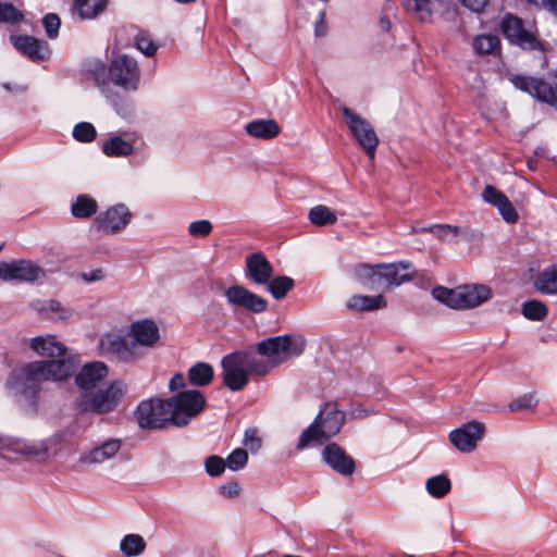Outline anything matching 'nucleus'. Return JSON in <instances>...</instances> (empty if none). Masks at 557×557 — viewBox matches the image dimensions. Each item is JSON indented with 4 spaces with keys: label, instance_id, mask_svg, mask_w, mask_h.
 <instances>
[{
    "label": "nucleus",
    "instance_id": "obj_1",
    "mask_svg": "<svg viewBox=\"0 0 557 557\" xmlns=\"http://www.w3.org/2000/svg\"><path fill=\"white\" fill-rule=\"evenodd\" d=\"M30 348L48 358L58 357L28 362L13 370L8 380V386L23 411L35 416L38 411L41 383L67 379L75 372L79 360L70 355L66 347L53 336L34 337L30 341Z\"/></svg>",
    "mask_w": 557,
    "mask_h": 557
},
{
    "label": "nucleus",
    "instance_id": "obj_2",
    "mask_svg": "<svg viewBox=\"0 0 557 557\" xmlns=\"http://www.w3.org/2000/svg\"><path fill=\"white\" fill-rule=\"evenodd\" d=\"M160 330L150 319L137 320L128 326L125 334L108 333L100 339L103 355L123 363H135L148 355L158 344Z\"/></svg>",
    "mask_w": 557,
    "mask_h": 557
},
{
    "label": "nucleus",
    "instance_id": "obj_3",
    "mask_svg": "<svg viewBox=\"0 0 557 557\" xmlns=\"http://www.w3.org/2000/svg\"><path fill=\"white\" fill-rule=\"evenodd\" d=\"M277 366L280 361H264L252 348L235 350L221 360L223 384L232 392L242 391L250 374L263 376Z\"/></svg>",
    "mask_w": 557,
    "mask_h": 557
},
{
    "label": "nucleus",
    "instance_id": "obj_4",
    "mask_svg": "<svg viewBox=\"0 0 557 557\" xmlns=\"http://www.w3.org/2000/svg\"><path fill=\"white\" fill-rule=\"evenodd\" d=\"M127 393V385L122 380L113 381L104 388L92 392H82L79 408L98 414L114 410Z\"/></svg>",
    "mask_w": 557,
    "mask_h": 557
},
{
    "label": "nucleus",
    "instance_id": "obj_5",
    "mask_svg": "<svg viewBox=\"0 0 557 557\" xmlns=\"http://www.w3.org/2000/svg\"><path fill=\"white\" fill-rule=\"evenodd\" d=\"M305 339L300 336L280 335L269 337L259 342L256 346V355L267 357L271 362H278L280 364L290 358L298 357L304 352Z\"/></svg>",
    "mask_w": 557,
    "mask_h": 557
},
{
    "label": "nucleus",
    "instance_id": "obj_6",
    "mask_svg": "<svg viewBox=\"0 0 557 557\" xmlns=\"http://www.w3.org/2000/svg\"><path fill=\"white\" fill-rule=\"evenodd\" d=\"M172 418V425H187L206 406V398L200 391L188 389L166 399Z\"/></svg>",
    "mask_w": 557,
    "mask_h": 557
},
{
    "label": "nucleus",
    "instance_id": "obj_7",
    "mask_svg": "<svg viewBox=\"0 0 557 557\" xmlns=\"http://www.w3.org/2000/svg\"><path fill=\"white\" fill-rule=\"evenodd\" d=\"M499 28L510 45L529 51L543 49L535 34L528 29L524 21L515 14H505L500 21Z\"/></svg>",
    "mask_w": 557,
    "mask_h": 557
},
{
    "label": "nucleus",
    "instance_id": "obj_8",
    "mask_svg": "<svg viewBox=\"0 0 557 557\" xmlns=\"http://www.w3.org/2000/svg\"><path fill=\"white\" fill-rule=\"evenodd\" d=\"M135 417L141 429H161L172 424L171 411L166 399L151 398L139 403Z\"/></svg>",
    "mask_w": 557,
    "mask_h": 557
},
{
    "label": "nucleus",
    "instance_id": "obj_9",
    "mask_svg": "<svg viewBox=\"0 0 557 557\" xmlns=\"http://www.w3.org/2000/svg\"><path fill=\"white\" fill-rule=\"evenodd\" d=\"M111 83L125 90H136L140 71L137 61L127 54H117L109 64Z\"/></svg>",
    "mask_w": 557,
    "mask_h": 557
},
{
    "label": "nucleus",
    "instance_id": "obj_10",
    "mask_svg": "<svg viewBox=\"0 0 557 557\" xmlns=\"http://www.w3.org/2000/svg\"><path fill=\"white\" fill-rule=\"evenodd\" d=\"M342 113L359 145L370 158H373L379 145V138L372 125L347 107L342 108Z\"/></svg>",
    "mask_w": 557,
    "mask_h": 557
},
{
    "label": "nucleus",
    "instance_id": "obj_11",
    "mask_svg": "<svg viewBox=\"0 0 557 557\" xmlns=\"http://www.w3.org/2000/svg\"><path fill=\"white\" fill-rule=\"evenodd\" d=\"M485 425L476 420L463 423L449 433L450 443L461 453H472L483 438Z\"/></svg>",
    "mask_w": 557,
    "mask_h": 557
},
{
    "label": "nucleus",
    "instance_id": "obj_12",
    "mask_svg": "<svg viewBox=\"0 0 557 557\" xmlns=\"http://www.w3.org/2000/svg\"><path fill=\"white\" fill-rule=\"evenodd\" d=\"M132 213L124 203H119L108 208L97 215L94 226L106 234H117L122 232L131 222Z\"/></svg>",
    "mask_w": 557,
    "mask_h": 557
},
{
    "label": "nucleus",
    "instance_id": "obj_13",
    "mask_svg": "<svg viewBox=\"0 0 557 557\" xmlns=\"http://www.w3.org/2000/svg\"><path fill=\"white\" fill-rule=\"evenodd\" d=\"M224 296L234 308H242L251 313H262L268 309V300L244 286L232 285L225 289Z\"/></svg>",
    "mask_w": 557,
    "mask_h": 557
},
{
    "label": "nucleus",
    "instance_id": "obj_14",
    "mask_svg": "<svg viewBox=\"0 0 557 557\" xmlns=\"http://www.w3.org/2000/svg\"><path fill=\"white\" fill-rule=\"evenodd\" d=\"M513 86L528 92L537 100L553 107L557 104V89L542 78L516 75L511 78Z\"/></svg>",
    "mask_w": 557,
    "mask_h": 557
},
{
    "label": "nucleus",
    "instance_id": "obj_15",
    "mask_svg": "<svg viewBox=\"0 0 557 557\" xmlns=\"http://www.w3.org/2000/svg\"><path fill=\"white\" fill-rule=\"evenodd\" d=\"M45 276V271L27 260L0 262V278L3 281L34 282Z\"/></svg>",
    "mask_w": 557,
    "mask_h": 557
},
{
    "label": "nucleus",
    "instance_id": "obj_16",
    "mask_svg": "<svg viewBox=\"0 0 557 557\" xmlns=\"http://www.w3.org/2000/svg\"><path fill=\"white\" fill-rule=\"evenodd\" d=\"M322 460L336 473L343 476L351 475L356 470V462L343 447L330 443L322 449Z\"/></svg>",
    "mask_w": 557,
    "mask_h": 557
},
{
    "label": "nucleus",
    "instance_id": "obj_17",
    "mask_svg": "<svg viewBox=\"0 0 557 557\" xmlns=\"http://www.w3.org/2000/svg\"><path fill=\"white\" fill-rule=\"evenodd\" d=\"M404 5L422 22L432 21L435 14L456 12L450 0H404Z\"/></svg>",
    "mask_w": 557,
    "mask_h": 557
},
{
    "label": "nucleus",
    "instance_id": "obj_18",
    "mask_svg": "<svg viewBox=\"0 0 557 557\" xmlns=\"http://www.w3.org/2000/svg\"><path fill=\"white\" fill-rule=\"evenodd\" d=\"M11 41L18 52L27 57L33 62H41L48 60L50 57L51 51L48 44L34 36H12Z\"/></svg>",
    "mask_w": 557,
    "mask_h": 557
},
{
    "label": "nucleus",
    "instance_id": "obj_19",
    "mask_svg": "<svg viewBox=\"0 0 557 557\" xmlns=\"http://www.w3.org/2000/svg\"><path fill=\"white\" fill-rule=\"evenodd\" d=\"M318 416H321L319 429L324 440L335 436L345 423V413L336 403H325Z\"/></svg>",
    "mask_w": 557,
    "mask_h": 557
},
{
    "label": "nucleus",
    "instance_id": "obj_20",
    "mask_svg": "<svg viewBox=\"0 0 557 557\" xmlns=\"http://www.w3.org/2000/svg\"><path fill=\"white\" fill-rule=\"evenodd\" d=\"M273 267L262 252L246 257V276L255 284L265 285L272 277Z\"/></svg>",
    "mask_w": 557,
    "mask_h": 557
},
{
    "label": "nucleus",
    "instance_id": "obj_21",
    "mask_svg": "<svg viewBox=\"0 0 557 557\" xmlns=\"http://www.w3.org/2000/svg\"><path fill=\"white\" fill-rule=\"evenodd\" d=\"M482 198L485 202L496 207L507 223H516L519 214L508 197L496 187L486 185L482 193Z\"/></svg>",
    "mask_w": 557,
    "mask_h": 557
},
{
    "label": "nucleus",
    "instance_id": "obj_22",
    "mask_svg": "<svg viewBox=\"0 0 557 557\" xmlns=\"http://www.w3.org/2000/svg\"><path fill=\"white\" fill-rule=\"evenodd\" d=\"M410 268L409 262L380 263L381 286L397 287L404 282L411 281L413 274L409 272Z\"/></svg>",
    "mask_w": 557,
    "mask_h": 557
},
{
    "label": "nucleus",
    "instance_id": "obj_23",
    "mask_svg": "<svg viewBox=\"0 0 557 557\" xmlns=\"http://www.w3.org/2000/svg\"><path fill=\"white\" fill-rule=\"evenodd\" d=\"M108 367L101 361L85 364L75 376L76 385L82 392H92L96 384L106 377Z\"/></svg>",
    "mask_w": 557,
    "mask_h": 557
},
{
    "label": "nucleus",
    "instance_id": "obj_24",
    "mask_svg": "<svg viewBox=\"0 0 557 557\" xmlns=\"http://www.w3.org/2000/svg\"><path fill=\"white\" fill-rule=\"evenodd\" d=\"M459 309L474 308L492 297V290L485 285L458 287Z\"/></svg>",
    "mask_w": 557,
    "mask_h": 557
},
{
    "label": "nucleus",
    "instance_id": "obj_25",
    "mask_svg": "<svg viewBox=\"0 0 557 557\" xmlns=\"http://www.w3.org/2000/svg\"><path fill=\"white\" fill-rule=\"evenodd\" d=\"M120 440H108L101 445L94 447L89 453L81 456V461L85 463H101L114 457L121 449Z\"/></svg>",
    "mask_w": 557,
    "mask_h": 557
},
{
    "label": "nucleus",
    "instance_id": "obj_26",
    "mask_svg": "<svg viewBox=\"0 0 557 557\" xmlns=\"http://www.w3.org/2000/svg\"><path fill=\"white\" fill-rule=\"evenodd\" d=\"M84 73L88 79H91L101 92H106L111 83L109 76V66L98 59L87 60L83 63Z\"/></svg>",
    "mask_w": 557,
    "mask_h": 557
},
{
    "label": "nucleus",
    "instance_id": "obj_27",
    "mask_svg": "<svg viewBox=\"0 0 557 557\" xmlns=\"http://www.w3.org/2000/svg\"><path fill=\"white\" fill-rule=\"evenodd\" d=\"M109 0H74L73 12L81 20H94L107 10Z\"/></svg>",
    "mask_w": 557,
    "mask_h": 557
},
{
    "label": "nucleus",
    "instance_id": "obj_28",
    "mask_svg": "<svg viewBox=\"0 0 557 557\" xmlns=\"http://www.w3.org/2000/svg\"><path fill=\"white\" fill-rule=\"evenodd\" d=\"M534 287L541 294L557 295V264L541 271L534 281Z\"/></svg>",
    "mask_w": 557,
    "mask_h": 557
},
{
    "label": "nucleus",
    "instance_id": "obj_29",
    "mask_svg": "<svg viewBox=\"0 0 557 557\" xmlns=\"http://www.w3.org/2000/svg\"><path fill=\"white\" fill-rule=\"evenodd\" d=\"M246 131L252 137L271 139L280 134V126L274 120H256L246 125Z\"/></svg>",
    "mask_w": 557,
    "mask_h": 557
},
{
    "label": "nucleus",
    "instance_id": "obj_30",
    "mask_svg": "<svg viewBox=\"0 0 557 557\" xmlns=\"http://www.w3.org/2000/svg\"><path fill=\"white\" fill-rule=\"evenodd\" d=\"M355 277L362 285L370 289H375L381 286L380 263L370 265L368 263H360L355 268Z\"/></svg>",
    "mask_w": 557,
    "mask_h": 557
},
{
    "label": "nucleus",
    "instance_id": "obj_31",
    "mask_svg": "<svg viewBox=\"0 0 557 557\" xmlns=\"http://www.w3.org/2000/svg\"><path fill=\"white\" fill-rule=\"evenodd\" d=\"M97 201L87 194L78 195L71 205V213L76 219H89L97 213Z\"/></svg>",
    "mask_w": 557,
    "mask_h": 557
},
{
    "label": "nucleus",
    "instance_id": "obj_32",
    "mask_svg": "<svg viewBox=\"0 0 557 557\" xmlns=\"http://www.w3.org/2000/svg\"><path fill=\"white\" fill-rule=\"evenodd\" d=\"M387 302L382 295H355L347 302V307L349 309L359 311H373L376 309L385 308Z\"/></svg>",
    "mask_w": 557,
    "mask_h": 557
},
{
    "label": "nucleus",
    "instance_id": "obj_33",
    "mask_svg": "<svg viewBox=\"0 0 557 557\" xmlns=\"http://www.w3.org/2000/svg\"><path fill=\"white\" fill-rule=\"evenodd\" d=\"M188 381L194 386H207L214 377V370L207 362H197L189 368L187 373Z\"/></svg>",
    "mask_w": 557,
    "mask_h": 557
},
{
    "label": "nucleus",
    "instance_id": "obj_34",
    "mask_svg": "<svg viewBox=\"0 0 557 557\" xmlns=\"http://www.w3.org/2000/svg\"><path fill=\"white\" fill-rule=\"evenodd\" d=\"M102 152L108 157H127L134 152V147L122 137L113 136L103 143Z\"/></svg>",
    "mask_w": 557,
    "mask_h": 557
},
{
    "label": "nucleus",
    "instance_id": "obj_35",
    "mask_svg": "<svg viewBox=\"0 0 557 557\" xmlns=\"http://www.w3.org/2000/svg\"><path fill=\"white\" fill-rule=\"evenodd\" d=\"M472 47L478 54H493L500 51V40L497 35L482 34L473 38Z\"/></svg>",
    "mask_w": 557,
    "mask_h": 557
},
{
    "label": "nucleus",
    "instance_id": "obj_36",
    "mask_svg": "<svg viewBox=\"0 0 557 557\" xmlns=\"http://www.w3.org/2000/svg\"><path fill=\"white\" fill-rule=\"evenodd\" d=\"M267 284L268 292L276 300L283 299L289 290L293 289L295 282L292 277L286 275H280L274 278H270Z\"/></svg>",
    "mask_w": 557,
    "mask_h": 557
},
{
    "label": "nucleus",
    "instance_id": "obj_37",
    "mask_svg": "<svg viewBox=\"0 0 557 557\" xmlns=\"http://www.w3.org/2000/svg\"><path fill=\"white\" fill-rule=\"evenodd\" d=\"M321 416H317L311 424H309L300 434L298 438V443L296 445V448L298 450H304L312 443H321L322 441H325L322 436V433L319 429V422H320Z\"/></svg>",
    "mask_w": 557,
    "mask_h": 557
},
{
    "label": "nucleus",
    "instance_id": "obj_38",
    "mask_svg": "<svg viewBox=\"0 0 557 557\" xmlns=\"http://www.w3.org/2000/svg\"><path fill=\"white\" fill-rule=\"evenodd\" d=\"M425 490L435 498H443L451 490V482L446 474L432 476L425 482Z\"/></svg>",
    "mask_w": 557,
    "mask_h": 557
},
{
    "label": "nucleus",
    "instance_id": "obj_39",
    "mask_svg": "<svg viewBox=\"0 0 557 557\" xmlns=\"http://www.w3.org/2000/svg\"><path fill=\"white\" fill-rule=\"evenodd\" d=\"M120 549L127 557L139 556L146 549V542L139 534H127L121 540Z\"/></svg>",
    "mask_w": 557,
    "mask_h": 557
},
{
    "label": "nucleus",
    "instance_id": "obj_40",
    "mask_svg": "<svg viewBox=\"0 0 557 557\" xmlns=\"http://www.w3.org/2000/svg\"><path fill=\"white\" fill-rule=\"evenodd\" d=\"M308 218L310 222L317 226L333 225L337 221L335 213L323 205L311 208Z\"/></svg>",
    "mask_w": 557,
    "mask_h": 557
},
{
    "label": "nucleus",
    "instance_id": "obj_41",
    "mask_svg": "<svg viewBox=\"0 0 557 557\" xmlns=\"http://www.w3.org/2000/svg\"><path fill=\"white\" fill-rule=\"evenodd\" d=\"M522 314L532 321H542L547 317L548 309L540 300H528L522 305Z\"/></svg>",
    "mask_w": 557,
    "mask_h": 557
},
{
    "label": "nucleus",
    "instance_id": "obj_42",
    "mask_svg": "<svg viewBox=\"0 0 557 557\" xmlns=\"http://www.w3.org/2000/svg\"><path fill=\"white\" fill-rule=\"evenodd\" d=\"M432 296L434 299L445 304L453 309H459L460 302L458 299V288L449 289L444 286H436L432 289Z\"/></svg>",
    "mask_w": 557,
    "mask_h": 557
},
{
    "label": "nucleus",
    "instance_id": "obj_43",
    "mask_svg": "<svg viewBox=\"0 0 557 557\" xmlns=\"http://www.w3.org/2000/svg\"><path fill=\"white\" fill-rule=\"evenodd\" d=\"M135 45H136V48L139 51H141L146 57L154 55L158 50V46L153 41L150 34H148L147 32H143V30H140L135 36Z\"/></svg>",
    "mask_w": 557,
    "mask_h": 557
},
{
    "label": "nucleus",
    "instance_id": "obj_44",
    "mask_svg": "<svg viewBox=\"0 0 557 557\" xmlns=\"http://www.w3.org/2000/svg\"><path fill=\"white\" fill-rule=\"evenodd\" d=\"M72 134L79 143H91L97 136V131L91 123L81 122L74 126Z\"/></svg>",
    "mask_w": 557,
    "mask_h": 557
},
{
    "label": "nucleus",
    "instance_id": "obj_45",
    "mask_svg": "<svg viewBox=\"0 0 557 557\" xmlns=\"http://www.w3.org/2000/svg\"><path fill=\"white\" fill-rule=\"evenodd\" d=\"M24 14L10 2H0V23L16 24L23 21Z\"/></svg>",
    "mask_w": 557,
    "mask_h": 557
},
{
    "label": "nucleus",
    "instance_id": "obj_46",
    "mask_svg": "<svg viewBox=\"0 0 557 557\" xmlns=\"http://www.w3.org/2000/svg\"><path fill=\"white\" fill-rule=\"evenodd\" d=\"M12 450L26 456H39L46 455L49 448L45 443L27 444L23 442H16L13 444Z\"/></svg>",
    "mask_w": 557,
    "mask_h": 557
},
{
    "label": "nucleus",
    "instance_id": "obj_47",
    "mask_svg": "<svg viewBox=\"0 0 557 557\" xmlns=\"http://www.w3.org/2000/svg\"><path fill=\"white\" fill-rule=\"evenodd\" d=\"M226 467L232 471H238L248 462V453L246 449L236 448L225 459Z\"/></svg>",
    "mask_w": 557,
    "mask_h": 557
},
{
    "label": "nucleus",
    "instance_id": "obj_48",
    "mask_svg": "<svg viewBox=\"0 0 557 557\" xmlns=\"http://www.w3.org/2000/svg\"><path fill=\"white\" fill-rule=\"evenodd\" d=\"M539 400L535 399L532 393H527L513 400H511L508 405L510 411H519L524 409H534L537 405Z\"/></svg>",
    "mask_w": 557,
    "mask_h": 557
},
{
    "label": "nucleus",
    "instance_id": "obj_49",
    "mask_svg": "<svg viewBox=\"0 0 557 557\" xmlns=\"http://www.w3.org/2000/svg\"><path fill=\"white\" fill-rule=\"evenodd\" d=\"M206 472L213 478L220 476L225 468V460L216 455L209 456L205 461Z\"/></svg>",
    "mask_w": 557,
    "mask_h": 557
},
{
    "label": "nucleus",
    "instance_id": "obj_50",
    "mask_svg": "<svg viewBox=\"0 0 557 557\" xmlns=\"http://www.w3.org/2000/svg\"><path fill=\"white\" fill-rule=\"evenodd\" d=\"M42 25L48 38L55 39L59 36L61 20L55 13L46 14L42 17Z\"/></svg>",
    "mask_w": 557,
    "mask_h": 557
},
{
    "label": "nucleus",
    "instance_id": "obj_51",
    "mask_svg": "<svg viewBox=\"0 0 557 557\" xmlns=\"http://www.w3.org/2000/svg\"><path fill=\"white\" fill-rule=\"evenodd\" d=\"M423 231L435 234L441 240H446L450 235L455 237L460 234V228L458 226L449 224H434L423 228Z\"/></svg>",
    "mask_w": 557,
    "mask_h": 557
},
{
    "label": "nucleus",
    "instance_id": "obj_52",
    "mask_svg": "<svg viewBox=\"0 0 557 557\" xmlns=\"http://www.w3.org/2000/svg\"><path fill=\"white\" fill-rule=\"evenodd\" d=\"M243 444L251 453H257L262 446V440L256 428H249L244 433Z\"/></svg>",
    "mask_w": 557,
    "mask_h": 557
},
{
    "label": "nucleus",
    "instance_id": "obj_53",
    "mask_svg": "<svg viewBox=\"0 0 557 557\" xmlns=\"http://www.w3.org/2000/svg\"><path fill=\"white\" fill-rule=\"evenodd\" d=\"M212 231V224L208 220L194 221L188 226V232L195 237H206Z\"/></svg>",
    "mask_w": 557,
    "mask_h": 557
},
{
    "label": "nucleus",
    "instance_id": "obj_54",
    "mask_svg": "<svg viewBox=\"0 0 557 557\" xmlns=\"http://www.w3.org/2000/svg\"><path fill=\"white\" fill-rule=\"evenodd\" d=\"M39 310L54 312L58 314L59 320H66L72 315V311L70 309L62 307V305L58 300H49Z\"/></svg>",
    "mask_w": 557,
    "mask_h": 557
},
{
    "label": "nucleus",
    "instance_id": "obj_55",
    "mask_svg": "<svg viewBox=\"0 0 557 557\" xmlns=\"http://www.w3.org/2000/svg\"><path fill=\"white\" fill-rule=\"evenodd\" d=\"M103 94L119 114L126 115L128 113V103L123 98L109 92V88Z\"/></svg>",
    "mask_w": 557,
    "mask_h": 557
},
{
    "label": "nucleus",
    "instance_id": "obj_56",
    "mask_svg": "<svg viewBox=\"0 0 557 557\" xmlns=\"http://www.w3.org/2000/svg\"><path fill=\"white\" fill-rule=\"evenodd\" d=\"M461 3L469 10L481 13L488 3V0H461Z\"/></svg>",
    "mask_w": 557,
    "mask_h": 557
},
{
    "label": "nucleus",
    "instance_id": "obj_57",
    "mask_svg": "<svg viewBox=\"0 0 557 557\" xmlns=\"http://www.w3.org/2000/svg\"><path fill=\"white\" fill-rule=\"evenodd\" d=\"M221 494L226 497H235L239 494L240 487L237 482H228L220 486Z\"/></svg>",
    "mask_w": 557,
    "mask_h": 557
},
{
    "label": "nucleus",
    "instance_id": "obj_58",
    "mask_svg": "<svg viewBox=\"0 0 557 557\" xmlns=\"http://www.w3.org/2000/svg\"><path fill=\"white\" fill-rule=\"evenodd\" d=\"M81 277L87 283H94L103 280L104 273L102 269H95L89 272H83Z\"/></svg>",
    "mask_w": 557,
    "mask_h": 557
},
{
    "label": "nucleus",
    "instance_id": "obj_59",
    "mask_svg": "<svg viewBox=\"0 0 557 557\" xmlns=\"http://www.w3.org/2000/svg\"><path fill=\"white\" fill-rule=\"evenodd\" d=\"M185 387V377L182 373H176L172 376L169 383L170 391L174 392Z\"/></svg>",
    "mask_w": 557,
    "mask_h": 557
},
{
    "label": "nucleus",
    "instance_id": "obj_60",
    "mask_svg": "<svg viewBox=\"0 0 557 557\" xmlns=\"http://www.w3.org/2000/svg\"><path fill=\"white\" fill-rule=\"evenodd\" d=\"M314 34L317 37H322L326 34V25L324 23V13H320V18L315 22Z\"/></svg>",
    "mask_w": 557,
    "mask_h": 557
},
{
    "label": "nucleus",
    "instance_id": "obj_61",
    "mask_svg": "<svg viewBox=\"0 0 557 557\" xmlns=\"http://www.w3.org/2000/svg\"><path fill=\"white\" fill-rule=\"evenodd\" d=\"M542 7L557 16V0H541Z\"/></svg>",
    "mask_w": 557,
    "mask_h": 557
},
{
    "label": "nucleus",
    "instance_id": "obj_62",
    "mask_svg": "<svg viewBox=\"0 0 557 557\" xmlns=\"http://www.w3.org/2000/svg\"><path fill=\"white\" fill-rule=\"evenodd\" d=\"M368 414V411L361 408H356L351 411V416L355 418H363Z\"/></svg>",
    "mask_w": 557,
    "mask_h": 557
},
{
    "label": "nucleus",
    "instance_id": "obj_63",
    "mask_svg": "<svg viewBox=\"0 0 557 557\" xmlns=\"http://www.w3.org/2000/svg\"><path fill=\"white\" fill-rule=\"evenodd\" d=\"M380 26L383 30L388 32L391 28V22L387 17H381Z\"/></svg>",
    "mask_w": 557,
    "mask_h": 557
},
{
    "label": "nucleus",
    "instance_id": "obj_64",
    "mask_svg": "<svg viewBox=\"0 0 557 557\" xmlns=\"http://www.w3.org/2000/svg\"><path fill=\"white\" fill-rule=\"evenodd\" d=\"M4 446H10V444L8 443L7 438L0 436V448H2Z\"/></svg>",
    "mask_w": 557,
    "mask_h": 557
}]
</instances>
